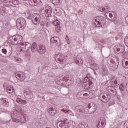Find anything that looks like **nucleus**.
Returning a JSON list of instances; mask_svg holds the SVG:
<instances>
[{
    "instance_id": "1",
    "label": "nucleus",
    "mask_w": 128,
    "mask_h": 128,
    "mask_svg": "<svg viewBox=\"0 0 128 128\" xmlns=\"http://www.w3.org/2000/svg\"><path fill=\"white\" fill-rule=\"evenodd\" d=\"M95 23L94 24L95 26H100L99 28H106V18L102 16H98L96 18H95L94 19Z\"/></svg>"
},
{
    "instance_id": "2",
    "label": "nucleus",
    "mask_w": 128,
    "mask_h": 128,
    "mask_svg": "<svg viewBox=\"0 0 128 128\" xmlns=\"http://www.w3.org/2000/svg\"><path fill=\"white\" fill-rule=\"evenodd\" d=\"M110 94L108 92L102 93L98 96V99L103 102H108L110 100Z\"/></svg>"
},
{
    "instance_id": "3",
    "label": "nucleus",
    "mask_w": 128,
    "mask_h": 128,
    "mask_svg": "<svg viewBox=\"0 0 128 128\" xmlns=\"http://www.w3.org/2000/svg\"><path fill=\"white\" fill-rule=\"evenodd\" d=\"M16 26L18 30L26 26V22L23 18H19L16 20Z\"/></svg>"
},
{
    "instance_id": "4",
    "label": "nucleus",
    "mask_w": 128,
    "mask_h": 128,
    "mask_svg": "<svg viewBox=\"0 0 128 128\" xmlns=\"http://www.w3.org/2000/svg\"><path fill=\"white\" fill-rule=\"evenodd\" d=\"M112 82H114L113 86H108L106 88V90L108 92H110V94H112V96H116V90L114 86L118 84V81L116 80H115Z\"/></svg>"
},
{
    "instance_id": "5",
    "label": "nucleus",
    "mask_w": 128,
    "mask_h": 128,
    "mask_svg": "<svg viewBox=\"0 0 128 128\" xmlns=\"http://www.w3.org/2000/svg\"><path fill=\"white\" fill-rule=\"evenodd\" d=\"M104 16L108 20H110L112 22H115L116 20V19L118 18V16L116 14H114V15H112V13H108V12H104ZM112 16L113 18H112Z\"/></svg>"
},
{
    "instance_id": "6",
    "label": "nucleus",
    "mask_w": 128,
    "mask_h": 128,
    "mask_svg": "<svg viewBox=\"0 0 128 128\" xmlns=\"http://www.w3.org/2000/svg\"><path fill=\"white\" fill-rule=\"evenodd\" d=\"M12 40H11V43L12 44L16 46V44L14 42H24V37L20 34H16L15 36H12Z\"/></svg>"
},
{
    "instance_id": "7",
    "label": "nucleus",
    "mask_w": 128,
    "mask_h": 128,
    "mask_svg": "<svg viewBox=\"0 0 128 128\" xmlns=\"http://www.w3.org/2000/svg\"><path fill=\"white\" fill-rule=\"evenodd\" d=\"M50 44H53L55 46H60V39L58 36L52 37L50 39Z\"/></svg>"
},
{
    "instance_id": "8",
    "label": "nucleus",
    "mask_w": 128,
    "mask_h": 128,
    "mask_svg": "<svg viewBox=\"0 0 128 128\" xmlns=\"http://www.w3.org/2000/svg\"><path fill=\"white\" fill-rule=\"evenodd\" d=\"M20 45L21 46H20L21 49L20 50V52L21 50H22V52H28V50H30V47L26 48V46H30V43H28L26 42H21L20 44Z\"/></svg>"
},
{
    "instance_id": "9",
    "label": "nucleus",
    "mask_w": 128,
    "mask_h": 128,
    "mask_svg": "<svg viewBox=\"0 0 128 128\" xmlns=\"http://www.w3.org/2000/svg\"><path fill=\"white\" fill-rule=\"evenodd\" d=\"M56 58L58 60V62H61V64H64L66 61V56L61 54H57L56 56Z\"/></svg>"
},
{
    "instance_id": "10",
    "label": "nucleus",
    "mask_w": 128,
    "mask_h": 128,
    "mask_svg": "<svg viewBox=\"0 0 128 128\" xmlns=\"http://www.w3.org/2000/svg\"><path fill=\"white\" fill-rule=\"evenodd\" d=\"M16 76L17 80H26V74L22 72H16Z\"/></svg>"
},
{
    "instance_id": "11",
    "label": "nucleus",
    "mask_w": 128,
    "mask_h": 128,
    "mask_svg": "<svg viewBox=\"0 0 128 128\" xmlns=\"http://www.w3.org/2000/svg\"><path fill=\"white\" fill-rule=\"evenodd\" d=\"M32 22L36 26L40 24V15L35 14L34 18L32 20Z\"/></svg>"
},
{
    "instance_id": "12",
    "label": "nucleus",
    "mask_w": 128,
    "mask_h": 128,
    "mask_svg": "<svg viewBox=\"0 0 128 128\" xmlns=\"http://www.w3.org/2000/svg\"><path fill=\"white\" fill-rule=\"evenodd\" d=\"M38 52L40 54H46V47L45 45L40 44Z\"/></svg>"
},
{
    "instance_id": "13",
    "label": "nucleus",
    "mask_w": 128,
    "mask_h": 128,
    "mask_svg": "<svg viewBox=\"0 0 128 128\" xmlns=\"http://www.w3.org/2000/svg\"><path fill=\"white\" fill-rule=\"evenodd\" d=\"M92 81L91 80H88V81L84 82V86L86 90L92 88Z\"/></svg>"
},
{
    "instance_id": "14",
    "label": "nucleus",
    "mask_w": 128,
    "mask_h": 128,
    "mask_svg": "<svg viewBox=\"0 0 128 128\" xmlns=\"http://www.w3.org/2000/svg\"><path fill=\"white\" fill-rule=\"evenodd\" d=\"M100 74L104 76H108V69L105 68L104 66H102V68L100 69Z\"/></svg>"
},
{
    "instance_id": "15",
    "label": "nucleus",
    "mask_w": 128,
    "mask_h": 128,
    "mask_svg": "<svg viewBox=\"0 0 128 128\" xmlns=\"http://www.w3.org/2000/svg\"><path fill=\"white\" fill-rule=\"evenodd\" d=\"M38 46V45L36 44V43L34 42L32 44V46H31V48L30 50L33 52H38V48H36Z\"/></svg>"
},
{
    "instance_id": "16",
    "label": "nucleus",
    "mask_w": 128,
    "mask_h": 128,
    "mask_svg": "<svg viewBox=\"0 0 128 128\" xmlns=\"http://www.w3.org/2000/svg\"><path fill=\"white\" fill-rule=\"evenodd\" d=\"M2 52L3 54H4V56H3V58H10L12 54L8 52V50L6 48H2Z\"/></svg>"
},
{
    "instance_id": "17",
    "label": "nucleus",
    "mask_w": 128,
    "mask_h": 128,
    "mask_svg": "<svg viewBox=\"0 0 128 128\" xmlns=\"http://www.w3.org/2000/svg\"><path fill=\"white\" fill-rule=\"evenodd\" d=\"M122 66L124 68H128V58H126L122 60Z\"/></svg>"
},
{
    "instance_id": "18",
    "label": "nucleus",
    "mask_w": 128,
    "mask_h": 128,
    "mask_svg": "<svg viewBox=\"0 0 128 128\" xmlns=\"http://www.w3.org/2000/svg\"><path fill=\"white\" fill-rule=\"evenodd\" d=\"M16 102L18 104H28V102L26 100H24L20 98H16Z\"/></svg>"
},
{
    "instance_id": "19",
    "label": "nucleus",
    "mask_w": 128,
    "mask_h": 128,
    "mask_svg": "<svg viewBox=\"0 0 128 128\" xmlns=\"http://www.w3.org/2000/svg\"><path fill=\"white\" fill-rule=\"evenodd\" d=\"M48 114H50V116H55V114H56V110H54V108L50 107L48 109Z\"/></svg>"
},
{
    "instance_id": "20",
    "label": "nucleus",
    "mask_w": 128,
    "mask_h": 128,
    "mask_svg": "<svg viewBox=\"0 0 128 128\" xmlns=\"http://www.w3.org/2000/svg\"><path fill=\"white\" fill-rule=\"evenodd\" d=\"M98 124H97V128H104V126H106V123L104 122H101L98 120Z\"/></svg>"
},
{
    "instance_id": "21",
    "label": "nucleus",
    "mask_w": 128,
    "mask_h": 128,
    "mask_svg": "<svg viewBox=\"0 0 128 128\" xmlns=\"http://www.w3.org/2000/svg\"><path fill=\"white\" fill-rule=\"evenodd\" d=\"M74 62H76V64L79 66H82V64H84V61L80 59H74Z\"/></svg>"
},
{
    "instance_id": "22",
    "label": "nucleus",
    "mask_w": 128,
    "mask_h": 128,
    "mask_svg": "<svg viewBox=\"0 0 128 128\" xmlns=\"http://www.w3.org/2000/svg\"><path fill=\"white\" fill-rule=\"evenodd\" d=\"M46 16L47 18H50L52 16V9L46 10Z\"/></svg>"
},
{
    "instance_id": "23",
    "label": "nucleus",
    "mask_w": 128,
    "mask_h": 128,
    "mask_svg": "<svg viewBox=\"0 0 128 128\" xmlns=\"http://www.w3.org/2000/svg\"><path fill=\"white\" fill-rule=\"evenodd\" d=\"M6 90L8 92V94H12V93L14 92V87H12V86H9L8 87H6Z\"/></svg>"
},
{
    "instance_id": "24",
    "label": "nucleus",
    "mask_w": 128,
    "mask_h": 128,
    "mask_svg": "<svg viewBox=\"0 0 128 128\" xmlns=\"http://www.w3.org/2000/svg\"><path fill=\"white\" fill-rule=\"evenodd\" d=\"M36 14H30V13L27 14V18L28 20H32Z\"/></svg>"
},
{
    "instance_id": "25",
    "label": "nucleus",
    "mask_w": 128,
    "mask_h": 128,
    "mask_svg": "<svg viewBox=\"0 0 128 128\" xmlns=\"http://www.w3.org/2000/svg\"><path fill=\"white\" fill-rule=\"evenodd\" d=\"M90 74H88L86 76V78L87 79H86V80L87 82H88V80H91V82H92V77H90Z\"/></svg>"
},
{
    "instance_id": "26",
    "label": "nucleus",
    "mask_w": 128,
    "mask_h": 128,
    "mask_svg": "<svg viewBox=\"0 0 128 128\" xmlns=\"http://www.w3.org/2000/svg\"><path fill=\"white\" fill-rule=\"evenodd\" d=\"M53 24H54V26H60V21H58V20H56V21L53 22Z\"/></svg>"
},
{
    "instance_id": "27",
    "label": "nucleus",
    "mask_w": 128,
    "mask_h": 128,
    "mask_svg": "<svg viewBox=\"0 0 128 128\" xmlns=\"http://www.w3.org/2000/svg\"><path fill=\"white\" fill-rule=\"evenodd\" d=\"M14 60H15V62H18V64H20L22 62V59L18 57L15 58Z\"/></svg>"
},
{
    "instance_id": "28",
    "label": "nucleus",
    "mask_w": 128,
    "mask_h": 128,
    "mask_svg": "<svg viewBox=\"0 0 128 128\" xmlns=\"http://www.w3.org/2000/svg\"><path fill=\"white\" fill-rule=\"evenodd\" d=\"M56 31L57 32H60V26H56Z\"/></svg>"
},
{
    "instance_id": "29",
    "label": "nucleus",
    "mask_w": 128,
    "mask_h": 128,
    "mask_svg": "<svg viewBox=\"0 0 128 128\" xmlns=\"http://www.w3.org/2000/svg\"><path fill=\"white\" fill-rule=\"evenodd\" d=\"M57 128H64V126H62V124L60 123V122H58L57 124Z\"/></svg>"
},
{
    "instance_id": "30",
    "label": "nucleus",
    "mask_w": 128,
    "mask_h": 128,
    "mask_svg": "<svg viewBox=\"0 0 128 128\" xmlns=\"http://www.w3.org/2000/svg\"><path fill=\"white\" fill-rule=\"evenodd\" d=\"M104 8H106L105 12H108L109 10H110V6H106Z\"/></svg>"
},
{
    "instance_id": "31",
    "label": "nucleus",
    "mask_w": 128,
    "mask_h": 128,
    "mask_svg": "<svg viewBox=\"0 0 128 128\" xmlns=\"http://www.w3.org/2000/svg\"><path fill=\"white\" fill-rule=\"evenodd\" d=\"M32 2H34V4H40V2H42V0H32Z\"/></svg>"
},
{
    "instance_id": "32",
    "label": "nucleus",
    "mask_w": 128,
    "mask_h": 128,
    "mask_svg": "<svg viewBox=\"0 0 128 128\" xmlns=\"http://www.w3.org/2000/svg\"><path fill=\"white\" fill-rule=\"evenodd\" d=\"M98 12H106V8H100L98 9Z\"/></svg>"
},
{
    "instance_id": "33",
    "label": "nucleus",
    "mask_w": 128,
    "mask_h": 128,
    "mask_svg": "<svg viewBox=\"0 0 128 128\" xmlns=\"http://www.w3.org/2000/svg\"><path fill=\"white\" fill-rule=\"evenodd\" d=\"M120 90L121 92H124V84H120Z\"/></svg>"
},
{
    "instance_id": "34",
    "label": "nucleus",
    "mask_w": 128,
    "mask_h": 128,
    "mask_svg": "<svg viewBox=\"0 0 128 128\" xmlns=\"http://www.w3.org/2000/svg\"><path fill=\"white\" fill-rule=\"evenodd\" d=\"M120 54H122V52H124V46H120Z\"/></svg>"
},
{
    "instance_id": "35",
    "label": "nucleus",
    "mask_w": 128,
    "mask_h": 128,
    "mask_svg": "<svg viewBox=\"0 0 128 128\" xmlns=\"http://www.w3.org/2000/svg\"><path fill=\"white\" fill-rule=\"evenodd\" d=\"M114 104V100H112L108 103V106H112V104Z\"/></svg>"
},
{
    "instance_id": "36",
    "label": "nucleus",
    "mask_w": 128,
    "mask_h": 128,
    "mask_svg": "<svg viewBox=\"0 0 128 128\" xmlns=\"http://www.w3.org/2000/svg\"><path fill=\"white\" fill-rule=\"evenodd\" d=\"M92 67L94 68H98V64H96V63H94L92 64Z\"/></svg>"
},
{
    "instance_id": "37",
    "label": "nucleus",
    "mask_w": 128,
    "mask_h": 128,
    "mask_svg": "<svg viewBox=\"0 0 128 128\" xmlns=\"http://www.w3.org/2000/svg\"><path fill=\"white\" fill-rule=\"evenodd\" d=\"M55 2L56 4V6H58L59 4H60V0H55Z\"/></svg>"
},
{
    "instance_id": "38",
    "label": "nucleus",
    "mask_w": 128,
    "mask_h": 128,
    "mask_svg": "<svg viewBox=\"0 0 128 128\" xmlns=\"http://www.w3.org/2000/svg\"><path fill=\"white\" fill-rule=\"evenodd\" d=\"M66 40H67L68 44H70L72 42V40L70 38L68 39H66Z\"/></svg>"
},
{
    "instance_id": "39",
    "label": "nucleus",
    "mask_w": 128,
    "mask_h": 128,
    "mask_svg": "<svg viewBox=\"0 0 128 128\" xmlns=\"http://www.w3.org/2000/svg\"><path fill=\"white\" fill-rule=\"evenodd\" d=\"M12 4H14V6H16V4H18V2H16V1H14V0H13L12 1Z\"/></svg>"
},
{
    "instance_id": "40",
    "label": "nucleus",
    "mask_w": 128,
    "mask_h": 128,
    "mask_svg": "<svg viewBox=\"0 0 128 128\" xmlns=\"http://www.w3.org/2000/svg\"><path fill=\"white\" fill-rule=\"evenodd\" d=\"M84 108L78 109V112H84Z\"/></svg>"
},
{
    "instance_id": "41",
    "label": "nucleus",
    "mask_w": 128,
    "mask_h": 128,
    "mask_svg": "<svg viewBox=\"0 0 128 128\" xmlns=\"http://www.w3.org/2000/svg\"><path fill=\"white\" fill-rule=\"evenodd\" d=\"M116 50L117 52L120 53V48H118L116 49Z\"/></svg>"
},
{
    "instance_id": "42",
    "label": "nucleus",
    "mask_w": 128,
    "mask_h": 128,
    "mask_svg": "<svg viewBox=\"0 0 128 128\" xmlns=\"http://www.w3.org/2000/svg\"><path fill=\"white\" fill-rule=\"evenodd\" d=\"M6 98H0V100H3L4 102H6Z\"/></svg>"
},
{
    "instance_id": "43",
    "label": "nucleus",
    "mask_w": 128,
    "mask_h": 128,
    "mask_svg": "<svg viewBox=\"0 0 128 128\" xmlns=\"http://www.w3.org/2000/svg\"><path fill=\"white\" fill-rule=\"evenodd\" d=\"M52 3L56 6V0H52Z\"/></svg>"
},
{
    "instance_id": "44",
    "label": "nucleus",
    "mask_w": 128,
    "mask_h": 128,
    "mask_svg": "<svg viewBox=\"0 0 128 128\" xmlns=\"http://www.w3.org/2000/svg\"><path fill=\"white\" fill-rule=\"evenodd\" d=\"M30 44V46H26V48H30L29 49V50H30V48H32V45Z\"/></svg>"
},
{
    "instance_id": "45",
    "label": "nucleus",
    "mask_w": 128,
    "mask_h": 128,
    "mask_svg": "<svg viewBox=\"0 0 128 128\" xmlns=\"http://www.w3.org/2000/svg\"><path fill=\"white\" fill-rule=\"evenodd\" d=\"M78 14H82V10H80L78 11Z\"/></svg>"
},
{
    "instance_id": "46",
    "label": "nucleus",
    "mask_w": 128,
    "mask_h": 128,
    "mask_svg": "<svg viewBox=\"0 0 128 128\" xmlns=\"http://www.w3.org/2000/svg\"><path fill=\"white\" fill-rule=\"evenodd\" d=\"M83 96H88V94H87V93H85V94H83Z\"/></svg>"
},
{
    "instance_id": "47",
    "label": "nucleus",
    "mask_w": 128,
    "mask_h": 128,
    "mask_svg": "<svg viewBox=\"0 0 128 128\" xmlns=\"http://www.w3.org/2000/svg\"><path fill=\"white\" fill-rule=\"evenodd\" d=\"M88 108H90V104H88Z\"/></svg>"
},
{
    "instance_id": "48",
    "label": "nucleus",
    "mask_w": 128,
    "mask_h": 128,
    "mask_svg": "<svg viewBox=\"0 0 128 128\" xmlns=\"http://www.w3.org/2000/svg\"><path fill=\"white\" fill-rule=\"evenodd\" d=\"M64 114H70V110L66 111V112H64Z\"/></svg>"
},
{
    "instance_id": "49",
    "label": "nucleus",
    "mask_w": 128,
    "mask_h": 128,
    "mask_svg": "<svg viewBox=\"0 0 128 128\" xmlns=\"http://www.w3.org/2000/svg\"><path fill=\"white\" fill-rule=\"evenodd\" d=\"M18 119H14L13 120V122H18Z\"/></svg>"
},
{
    "instance_id": "50",
    "label": "nucleus",
    "mask_w": 128,
    "mask_h": 128,
    "mask_svg": "<svg viewBox=\"0 0 128 128\" xmlns=\"http://www.w3.org/2000/svg\"><path fill=\"white\" fill-rule=\"evenodd\" d=\"M68 38H70V37H68V35H66V40H68Z\"/></svg>"
},
{
    "instance_id": "51",
    "label": "nucleus",
    "mask_w": 128,
    "mask_h": 128,
    "mask_svg": "<svg viewBox=\"0 0 128 128\" xmlns=\"http://www.w3.org/2000/svg\"><path fill=\"white\" fill-rule=\"evenodd\" d=\"M4 62H8V60L4 59Z\"/></svg>"
},
{
    "instance_id": "52",
    "label": "nucleus",
    "mask_w": 128,
    "mask_h": 128,
    "mask_svg": "<svg viewBox=\"0 0 128 128\" xmlns=\"http://www.w3.org/2000/svg\"><path fill=\"white\" fill-rule=\"evenodd\" d=\"M61 110H62V112H66V110L64 109H62Z\"/></svg>"
},
{
    "instance_id": "53",
    "label": "nucleus",
    "mask_w": 128,
    "mask_h": 128,
    "mask_svg": "<svg viewBox=\"0 0 128 128\" xmlns=\"http://www.w3.org/2000/svg\"><path fill=\"white\" fill-rule=\"evenodd\" d=\"M62 122H63L64 124H66V120H64Z\"/></svg>"
},
{
    "instance_id": "54",
    "label": "nucleus",
    "mask_w": 128,
    "mask_h": 128,
    "mask_svg": "<svg viewBox=\"0 0 128 128\" xmlns=\"http://www.w3.org/2000/svg\"><path fill=\"white\" fill-rule=\"evenodd\" d=\"M74 40H76V37L74 36Z\"/></svg>"
},
{
    "instance_id": "55",
    "label": "nucleus",
    "mask_w": 128,
    "mask_h": 128,
    "mask_svg": "<svg viewBox=\"0 0 128 128\" xmlns=\"http://www.w3.org/2000/svg\"><path fill=\"white\" fill-rule=\"evenodd\" d=\"M4 88H6V84H4Z\"/></svg>"
},
{
    "instance_id": "56",
    "label": "nucleus",
    "mask_w": 128,
    "mask_h": 128,
    "mask_svg": "<svg viewBox=\"0 0 128 128\" xmlns=\"http://www.w3.org/2000/svg\"><path fill=\"white\" fill-rule=\"evenodd\" d=\"M25 0L26 2L28 1V0Z\"/></svg>"
},
{
    "instance_id": "57",
    "label": "nucleus",
    "mask_w": 128,
    "mask_h": 128,
    "mask_svg": "<svg viewBox=\"0 0 128 128\" xmlns=\"http://www.w3.org/2000/svg\"><path fill=\"white\" fill-rule=\"evenodd\" d=\"M4 0V2H6V0Z\"/></svg>"
},
{
    "instance_id": "58",
    "label": "nucleus",
    "mask_w": 128,
    "mask_h": 128,
    "mask_svg": "<svg viewBox=\"0 0 128 128\" xmlns=\"http://www.w3.org/2000/svg\"><path fill=\"white\" fill-rule=\"evenodd\" d=\"M48 26V24L46 25V26Z\"/></svg>"
},
{
    "instance_id": "59",
    "label": "nucleus",
    "mask_w": 128,
    "mask_h": 128,
    "mask_svg": "<svg viewBox=\"0 0 128 128\" xmlns=\"http://www.w3.org/2000/svg\"><path fill=\"white\" fill-rule=\"evenodd\" d=\"M110 12H112V11H110Z\"/></svg>"
}]
</instances>
